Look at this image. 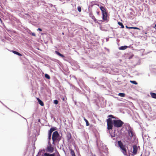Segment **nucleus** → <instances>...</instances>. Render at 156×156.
Listing matches in <instances>:
<instances>
[{
	"label": "nucleus",
	"mask_w": 156,
	"mask_h": 156,
	"mask_svg": "<svg viewBox=\"0 0 156 156\" xmlns=\"http://www.w3.org/2000/svg\"><path fill=\"white\" fill-rule=\"evenodd\" d=\"M52 140L53 144H55V141L59 142L61 140V138L59 137V135L57 131L53 132L52 134Z\"/></svg>",
	"instance_id": "obj_1"
},
{
	"label": "nucleus",
	"mask_w": 156,
	"mask_h": 156,
	"mask_svg": "<svg viewBox=\"0 0 156 156\" xmlns=\"http://www.w3.org/2000/svg\"><path fill=\"white\" fill-rule=\"evenodd\" d=\"M113 122L114 127L117 128L121 127L124 124V122L120 119H114Z\"/></svg>",
	"instance_id": "obj_2"
},
{
	"label": "nucleus",
	"mask_w": 156,
	"mask_h": 156,
	"mask_svg": "<svg viewBox=\"0 0 156 156\" xmlns=\"http://www.w3.org/2000/svg\"><path fill=\"white\" fill-rule=\"evenodd\" d=\"M99 7L102 12V19L104 20H107V13L106 12V9L104 7L101 6H100Z\"/></svg>",
	"instance_id": "obj_3"
},
{
	"label": "nucleus",
	"mask_w": 156,
	"mask_h": 156,
	"mask_svg": "<svg viewBox=\"0 0 156 156\" xmlns=\"http://www.w3.org/2000/svg\"><path fill=\"white\" fill-rule=\"evenodd\" d=\"M118 144L119 147L122 150V152L123 153L124 155H126V151L125 148V146L123 145L122 142L120 141H119L118 142Z\"/></svg>",
	"instance_id": "obj_4"
},
{
	"label": "nucleus",
	"mask_w": 156,
	"mask_h": 156,
	"mask_svg": "<svg viewBox=\"0 0 156 156\" xmlns=\"http://www.w3.org/2000/svg\"><path fill=\"white\" fill-rule=\"evenodd\" d=\"M107 128L108 129H112L113 125V122L112 120L110 118H109L107 120Z\"/></svg>",
	"instance_id": "obj_5"
},
{
	"label": "nucleus",
	"mask_w": 156,
	"mask_h": 156,
	"mask_svg": "<svg viewBox=\"0 0 156 156\" xmlns=\"http://www.w3.org/2000/svg\"><path fill=\"white\" fill-rule=\"evenodd\" d=\"M45 149L49 153H52L54 151V148L52 146L50 142H48V144Z\"/></svg>",
	"instance_id": "obj_6"
},
{
	"label": "nucleus",
	"mask_w": 156,
	"mask_h": 156,
	"mask_svg": "<svg viewBox=\"0 0 156 156\" xmlns=\"http://www.w3.org/2000/svg\"><path fill=\"white\" fill-rule=\"evenodd\" d=\"M127 130L128 131V133L129 136L131 137H133V134L132 129L131 128L130 129H129Z\"/></svg>",
	"instance_id": "obj_7"
},
{
	"label": "nucleus",
	"mask_w": 156,
	"mask_h": 156,
	"mask_svg": "<svg viewBox=\"0 0 156 156\" xmlns=\"http://www.w3.org/2000/svg\"><path fill=\"white\" fill-rule=\"evenodd\" d=\"M55 53L57 55L62 57V58H65V56L61 54L58 51H55Z\"/></svg>",
	"instance_id": "obj_8"
},
{
	"label": "nucleus",
	"mask_w": 156,
	"mask_h": 156,
	"mask_svg": "<svg viewBox=\"0 0 156 156\" xmlns=\"http://www.w3.org/2000/svg\"><path fill=\"white\" fill-rule=\"evenodd\" d=\"M55 130V129L53 128H51L48 131V135L51 136L52 132Z\"/></svg>",
	"instance_id": "obj_9"
},
{
	"label": "nucleus",
	"mask_w": 156,
	"mask_h": 156,
	"mask_svg": "<svg viewBox=\"0 0 156 156\" xmlns=\"http://www.w3.org/2000/svg\"><path fill=\"white\" fill-rule=\"evenodd\" d=\"M124 126L125 127V128L126 130H127L128 129H130V128H131L129 126V124L128 123L124 124Z\"/></svg>",
	"instance_id": "obj_10"
},
{
	"label": "nucleus",
	"mask_w": 156,
	"mask_h": 156,
	"mask_svg": "<svg viewBox=\"0 0 156 156\" xmlns=\"http://www.w3.org/2000/svg\"><path fill=\"white\" fill-rule=\"evenodd\" d=\"M137 149L136 146H133V154H136L137 152Z\"/></svg>",
	"instance_id": "obj_11"
},
{
	"label": "nucleus",
	"mask_w": 156,
	"mask_h": 156,
	"mask_svg": "<svg viewBox=\"0 0 156 156\" xmlns=\"http://www.w3.org/2000/svg\"><path fill=\"white\" fill-rule=\"evenodd\" d=\"M55 154H50L48 153H45L44 154V156H55Z\"/></svg>",
	"instance_id": "obj_12"
},
{
	"label": "nucleus",
	"mask_w": 156,
	"mask_h": 156,
	"mask_svg": "<svg viewBox=\"0 0 156 156\" xmlns=\"http://www.w3.org/2000/svg\"><path fill=\"white\" fill-rule=\"evenodd\" d=\"M44 153L42 150H40L37 156H44Z\"/></svg>",
	"instance_id": "obj_13"
},
{
	"label": "nucleus",
	"mask_w": 156,
	"mask_h": 156,
	"mask_svg": "<svg viewBox=\"0 0 156 156\" xmlns=\"http://www.w3.org/2000/svg\"><path fill=\"white\" fill-rule=\"evenodd\" d=\"M127 46H121L119 48V50H124L126 49L127 48Z\"/></svg>",
	"instance_id": "obj_14"
},
{
	"label": "nucleus",
	"mask_w": 156,
	"mask_h": 156,
	"mask_svg": "<svg viewBox=\"0 0 156 156\" xmlns=\"http://www.w3.org/2000/svg\"><path fill=\"white\" fill-rule=\"evenodd\" d=\"M37 100H38V102L42 106H43L44 105L43 102L41 100H40L38 98H37Z\"/></svg>",
	"instance_id": "obj_15"
},
{
	"label": "nucleus",
	"mask_w": 156,
	"mask_h": 156,
	"mask_svg": "<svg viewBox=\"0 0 156 156\" xmlns=\"http://www.w3.org/2000/svg\"><path fill=\"white\" fill-rule=\"evenodd\" d=\"M150 94L152 98L156 99V94L153 93H151Z\"/></svg>",
	"instance_id": "obj_16"
},
{
	"label": "nucleus",
	"mask_w": 156,
	"mask_h": 156,
	"mask_svg": "<svg viewBox=\"0 0 156 156\" xmlns=\"http://www.w3.org/2000/svg\"><path fill=\"white\" fill-rule=\"evenodd\" d=\"M12 52L14 54H16V55H18L19 56H22V55L21 54L19 53V52H17V51H12Z\"/></svg>",
	"instance_id": "obj_17"
},
{
	"label": "nucleus",
	"mask_w": 156,
	"mask_h": 156,
	"mask_svg": "<svg viewBox=\"0 0 156 156\" xmlns=\"http://www.w3.org/2000/svg\"><path fill=\"white\" fill-rule=\"evenodd\" d=\"M67 137L68 140H69L71 138V135L70 133H68L67 135Z\"/></svg>",
	"instance_id": "obj_18"
},
{
	"label": "nucleus",
	"mask_w": 156,
	"mask_h": 156,
	"mask_svg": "<svg viewBox=\"0 0 156 156\" xmlns=\"http://www.w3.org/2000/svg\"><path fill=\"white\" fill-rule=\"evenodd\" d=\"M118 95L121 97H124L125 96V94L123 93H119L118 94Z\"/></svg>",
	"instance_id": "obj_19"
},
{
	"label": "nucleus",
	"mask_w": 156,
	"mask_h": 156,
	"mask_svg": "<svg viewBox=\"0 0 156 156\" xmlns=\"http://www.w3.org/2000/svg\"><path fill=\"white\" fill-rule=\"evenodd\" d=\"M118 24L121 26V28H124V26H123V24H122V23L120 22H118Z\"/></svg>",
	"instance_id": "obj_20"
},
{
	"label": "nucleus",
	"mask_w": 156,
	"mask_h": 156,
	"mask_svg": "<svg viewBox=\"0 0 156 156\" xmlns=\"http://www.w3.org/2000/svg\"><path fill=\"white\" fill-rule=\"evenodd\" d=\"M45 77L46 78L48 79H49L50 78V76L47 74H45Z\"/></svg>",
	"instance_id": "obj_21"
},
{
	"label": "nucleus",
	"mask_w": 156,
	"mask_h": 156,
	"mask_svg": "<svg viewBox=\"0 0 156 156\" xmlns=\"http://www.w3.org/2000/svg\"><path fill=\"white\" fill-rule=\"evenodd\" d=\"M130 82L131 83L135 85H136L137 84V83L135 81L130 80Z\"/></svg>",
	"instance_id": "obj_22"
},
{
	"label": "nucleus",
	"mask_w": 156,
	"mask_h": 156,
	"mask_svg": "<svg viewBox=\"0 0 156 156\" xmlns=\"http://www.w3.org/2000/svg\"><path fill=\"white\" fill-rule=\"evenodd\" d=\"M77 10L79 12H80L81 11V7L80 6H78L77 7Z\"/></svg>",
	"instance_id": "obj_23"
},
{
	"label": "nucleus",
	"mask_w": 156,
	"mask_h": 156,
	"mask_svg": "<svg viewBox=\"0 0 156 156\" xmlns=\"http://www.w3.org/2000/svg\"><path fill=\"white\" fill-rule=\"evenodd\" d=\"M54 103L56 105H57L58 103V101L56 100H54Z\"/></svg>",
	"instance_id": "obj_24"
},
{
	"label": "nucleus",
	"mask_w": 156,
	"mask_h": 156,
	"mask_svg": "<svg viewBox=\"0 0 156 156\" xmlns=\"http://www.w3.org/2000/svg\"><path fill=\"white\" fill-rule=\"evenodd\" d=\"M85 122H86V125L87 126H88L89 125V122L87 120H85Z\"/></svg>",
	"instance_id": "obj_25"
},
{
	"label": "nucleus",
	"mask_w": 156,
	"mask_h": 156,
	"mask_svg": "<svg viewBox=\"0 0 156 156\" xmlns=\"http://www.w3.org/2000/svg\"><path fill=\"white\" fill-rule=\"evenodd\" d=\"M51 136H50L48 135V142H50V140L51 139Z\"/></svg>",
	"instance_id": "obj_26"
},
{
	"label": "nucleus",
	"mask_w": 156,
	"mask_h": 156,
	"mask_svg": "<svg viewBox=\"0 0 156 156\" xmlns=\"http://www.w3.org/2000/svg\"><path fill=\"white\" fill-rule=\"evenodd\" d=\"M71 154L72 155H74V154H75L74 151H73L72 150L71 151Z\"/></svg>",
	"instance_id": "obj_27"
},
{
	"label": "nucleus",
	"mask_w": 156,
	"mask_h": 156,
	"mask_svg": "<svg viewBox=\"0 0 156 156\" xmlns=\"http://www.w3.org/2000/svg\"><path fill=\"white\" fill-rule=\"evenodd\" d=\"M108 117L112 118H115L113 116V115H108Z\"/></svg>",
	"instance_id": "obj_28"
},
{
	"label": "nucleus",
	"mask_w": 156,
	"mask_h": 156,
	"mask_svg": "<svg viewBox=\"0 0 156 156\" xmlns=\"http://www.w3.org/2000/svg\"><path fill=\"white\" fill-rule=\"evenodd\" d=\"M133 56V55L132 54L129 57V59H130L131 58H132V57Z\"/></svg>",
	"instance_id": "obj_29"
},
{
	"label": "nucleus",
	"mask_w": 156,
	"mask_h": 156,
	"mask_svg": "<svg viewBox=\"0 0 156 156\" xmlns=\"http://www.w3.org/2000/svg\"><path fill=\"white\" fill-rule=\"evenodd\" d=\"M31 35L34 36H36V34L34 33H31Z\"/></svg>",
	"instance_id": "obj_30"
},
{
	"label": "nucleus",
	"mask_w": 156,
	"mask_h": 156,
	"mask_svg": "<svg viewBox=\"0 0 156 156\" xmlns=\"http://www.w3.org/2000/svg\"><path fill=\"white\" fill-rule=\"evenodd\" d=\"M133 29H135L140 30V29L139 28H138V27H133Z\"/></svg>",
	"instance_id": "obj_31"
},
{
	"label": "nucleus",
	"mask_w": 156,
	"mask_h": 156,
	"mask_svg": "<svg viewBox=\"0 0 156 156\" xmlns=\"http://www.w3.org/2000/svg\"><path fill=\"white\" fill-rule=\"evenodd\" d=\"M37 30H39V31H42V29L41 28H38L37 29Z\"/></svg>",
	"instance_id": "obj_32"
},
{
	"label": "nucleus",
	"mask_w": 156,
	"mask_h": 156,
	"mask_svg": "<svg viewBox=\"0 0 156 156\" xmlns=\"http://www.w3.org/2000/svg\"><path fill=\"white\" fill-rule=\"evenodd\" d=\"M92 18L93 19V20H94V19L95 18V17L94 16H92Z\"/></svg>",
	"instance_id": "obj_33"
},
{
	"label": "nucleus",
	"mask_w": 156,
	"mask_h": 156,
	"mask_svg": "<svg viewBox=\"0 0 156 156\" xmlns=\"http://www.w3.org/2000/svg\"><path fill=\"white\" fill-rule=\"evenodd\" d=\"M133 27H129V29H133Z\"/></svg>",
	"instance_id": "obj_34"
},
{
	"label": "nucleus",
	"mask_w": 156,
	"mask_h": 156,
	"mask_svg": "<svg viewBox=\"0 0 156 156\" xmlns=\"http://www.w3.org/2000/svg\"><path fill=\"white\" fill-rule=\"evenodd\" d=\"M94 21L95 22H96V19L95 18L94 19Z\"/></svg>",
	"instance_id": "obj_35"
},
{
	"label": "nucleus",
	"mask_w": 156,
	"mask_h": 156,
	"mask_svg": "<svg viewBox=\"0 0 156 156\" xmlns=\"http://www.w3.org/2000/svg\"><path fill=\"white\" fill-rule=\"evenodd\" d=\"M111 136L112 137H113L115 136L114 135H111Z\"/></svg>",
	"instance_id": "obj_36"
},
{
	"label": "nucleus",
	"mask_w": 156,
	"mask_h": 156,
	"mask_svg": "<svg viewBox=\"0 0 156 156\" xmlns=\"http://www.w3.org/2000/svg\"><path fill=\"white\" fill-rule=\"evenodd\" d=\"M84 120L85 121V120H87V119H86L84 117Z\"/></svg>",
	"instance_id": "obj_37"
},
{
	"label": "nucleus",
	"mask_w": 156,
	"mask_h": 156,
	"mask_svg": "<svg viewBox=\"0 0 156 156\" xmlns=\"http://www.w3.org/2000/svg\"><path fill=\"white\" fill-rule=\"evenodd\" d=\"M84 120L85 121V120H87V119H86L84 117Z\"/></svg>",
	"instance_id": "obj_38"
},
{
	"label": "nucleus",
	"mask_w": 156,
	"mask_h": 156,
	"mask_svg": "<svg viewBox=\"0 0 156 156\" xmlns=\"http://www.w3.org/2000/svg\"><path fill=\"white\" fill-rule=\"evenodd\" d=\"M126 27L127 28L129 29V27H128L127 26H126Z\"/></svg>",
	"instance_id": "obj_39"
},
{
	"label": "nucleus",
	"mask_w": 156,
	"mask_h": 156,
	"mask_svg": "<svg viewBox=\"0 0 156 156\" xmlns=\"http://www.w3.org/2000/svg\"><path fill=\"white\" fill-rule=\"evenodd\" d=\"M136 59H137L138 60H140V59H139L138 58H136Z\"/></svg>",
	"instance_id": "obj_40"
},
{
	"label": "nucleus",
	"mask_w": 156,
	"mask_h": 156,
	"mask_svg": "<svg viewBox=\"0 0 156 156\" xmlns=\"http://www.w3.org/2000/svg\"><path fill=\"white\" fill-rule=\"evenodd\" d=\"M0 21L1 22H2V20L0 18Z\"/></svg>",
	"instance_id": "obj_41"
},
{
	"label": "nucleus",
	"mask_w": 156,
	"mask_h": 156,
	"mask_svg": "<svg viewBox=\"0 0 156 156\" xmlns=\"http://www.w3.org/2000/svg\"><path fill=\"white\" fill-rule=\"evenodd\" d=\"M156 27V24H155L154 27V28H155Z\"/></svg>",
	"instance_id": "obj_42"
},
{
	"label": "nucleus",
	"mask_w": 156,
	"mask_h": 156,
	"mask_svg": "<svg viewBox=\"0 0 156 156\" xmlns=\"http://www.w3.org/2000/svg\"><path fill=\"white\" fill-rule=\"evenodd\" d=\"M72 156H76L75 154H74V155H72Z\"/></svg>",
	"instance_id": "obj_43"
},
{
	"label": "nucleus",
	"mask_w": 156,
	"mask_h": 156,
	"mask_svg": "<svg viewBox=\"0 0 156 156\" xmlns=\"http://www.w3.org/2000/svg\"><path fill=\"white\" fill-rule=\"evenodd\" d=\"M145 34H147V32H145Z\"/></svg>",
	"instance_id": "obj_44"
},
{
	"label": "nucleus",
	"mask_w": 156,
	"mask_h": 156,
	"mask_svg": "<svg viewBox=\"0 0 156 156\" xmlns=\"http://www.w3.org/2000/svg\"><path fill=\"white\" fill-rule=\"evenodd\" d=\"M98 5V6H99V5Z\"/></svg>",
	"instance_id": "obj_45"
},
{
	"label": "nucleus",
	"mask_w": 156,
	"mask_h": 156,
	"mask_svg": "<svg viewBox=\"0 0 156 156\" xmlns=\"http://www.w3.org/2000/svg\"><path fill=\"white\" fill-rule=\"evenodd\" d=\"M140 63H137V64H139Z\"/></svg>",
	"instance_id": "obj_46"
},
{
	"label": "nucleus",
	"mask_w": 156,
	"mask_h": 156,
	"mask_svg": "<svg viewBox=\"0 0 156 156\" xmlns=\"http://www.w3.org/2000/svg\"><path fill=\"white\" fill-rule=\"evenodd\" d=\"M64 33H62V34H64Z\"/></svg>",
	"instance_id": "obj_47"
}]
</instances>
